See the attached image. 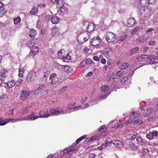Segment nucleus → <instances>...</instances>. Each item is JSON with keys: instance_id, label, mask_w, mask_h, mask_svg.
Returning <instances> with one entry per match:
<instances>
[{"instance_id": "19", "label": "nucleus", "mask_w": 158, "mask_h": 158, "mask_svg": "<svg viewBox=\"0 0 158 158\" xmlns=\"http://www.w3.org/2000/svg\"><path fill=\"white\" fill-rule=\"evenodd\" d=\"M140 28L139 27H136L131 30V35H134L136 33L138 34V32L140 31Z\"/></svg>"}, {"instance_id": "40", "label": "nucleus", "mask_w": 158, "mask_h": 158, "mask_svg": "<svg viewBox=\"0 0 158 158\" xmlns=\"http://www.w3.org/2000/svg\"><path fill=\"white\" fill-rule=\"evenodd\" d=\"M99 139V137L97 135H95L91 137L89 140L88 141H94L97 140Z\"/></svg>"}, {"instance_id": "57", "label": "nucleus", "mask_w": 158, "mask_h": 158, "mask_svg": "<svg viewBox=\"0 0 158 158\" xmlns=\"http://www.w3.org/2000/svg\"><path fill=\"white\" fill-rule=\"evenodd\" d=\"M23 82V80L21 78H19L16 81V83L19 85H21Z\"/></svg>"}, {"instance_id": "1", "label": "nucleus", "mask_w": 158, "mask_h": 158, "mask_svg": "<svg viewBox=\"0 0 158 158\" xmlns=\"http://www.w3.org/2000/svg\"><path fill=\"white\" fill-rule=\"evenodd\" d=\"M105 36L106 41L108 43H111L115 41L116 35L113 33L108 31L106 33Z\"/></svg>"}, {"instance_id": "11", "label": "nucleus", "mask_w": 158, "mask_h": 158, "mask_svg": "<svg viewBox=\"0 0 158 158\" xmlns=\"http://www.w3.org/2000/svg\"><path fill=\"white\" fill-rule=\"evenodd\" d=\"M95 27L94 24L91 23H89L86 28L87 31L89 33L94 31Z\"/></svg>"}, {"instance_id": "49", "label": "nucleus", "mask_w": 158, "mask_h": 158, "mask_svg": "<svg viewBox=\"0 0 158 158\" xmlns=\"http://www.w3.org/2000/svg\"><path fill=\"white\" fill-rule=\"evenodd\" d=\"M127 36V35H123L120 38L119 40V41H120L122 42L125 39H126Z\"/></svg>"}, {"instance_id": "10", "label": "nucleus", "mask_w": 158, "mask_h": 158, "mask_svg": "<svg viewBox=\"0 0 158 158\" xmlns=\"http://www.w3.org/2000/svg\"><path fill=\"white\" fill-rule=\"evenodd\" d=\"M40 117L47 118L49 116L50 113L48 111H41L39 113Z\"/></svg>"}, {"instance_id": "24", "label": "nucleus", "mask_w": 158, "mask_h": 158, "mask_svg": "<svg viewBox=\"0 0 158 158\" xmlns=\"http://www.w3.org/2000/svg\"><path fill=\"white\" fill-rule=\"evenodd\" d=\"M129 76H127L123 78L121 80V83L122 84L127 85L128 83Z\"/></svg>"}, {"instance_id": "48", "label": "nucleus", "mask_w": 158, "mask_h": 158, "mask_svg": "<svg viewBox=\"0 0 158 158\" xmlns=\"http://www.w3.org/2000/svg\"><path fill=\"white\" fill-rule=\"evenodd\" d=\"M157 1V0H148V4L152 5H155Z\"/></svg>"}, {"instance_id": "45", "label": "nucleus", "mask_w": 158, "mask_h": 158, "mask_svg": "<svg viewBox=\"0 0 158 158\" xmlns=\"http://www.w3.org/2000/svg\"><path fill=\"white\" fill-rule=\"evenodd\" d=\"M136 141L137 144L139 145H142V140L141 138L140 137H138L136 138Z\"/></svg>"}, {"instance_id": "20", "label": "nucleus", "mask_w": 158, "mask_h": 158, "mask_svg": "<svg viewBox=\"0 0 158 158\" xmlns=\"http://www.w3.org/2000/svg\"><path fill=\"white\" fill-rule=\"evenodd\" d=\"M31 53L33 56H35L38 53V50L37 46H35L31 50Z\"/></svg>"}, {"instance_id": "38", "label": "nucleus", "mask_w": 158, "mask_h": 158, "mask_svg": "<svg viewBox=\"0 0 158 158\" xmlns=\"http://www.w3.org/2000/svg\"><path fill=\"white\" fill-rule=\"evenodd\" d=\"M123 126V124L120 123H115L114 125V126H113V127L117 128L118 127H122Z\"/></svg>"}, {"instance_id": "16", "label": "nucleus", "mask_w": 158, "mask_h": 158, "mask_svg": "<svg viewBox=\"0 0 158 158\" xmlns=\"http://www.w3.org/2000/svg\"><path fill=\"white\" fill-rule=\"evenodd\" d=\"M62 68H64V71L67 73H72L73 72V69L68 65H62Z\"/></svg>"}, {"instance_id": "39", "label": "nucleus", "mask_w": 158, "mask_h": 158, "mask_svg": "<svg viewBox=\"0 0 158 158\" xmlns=\"http://www.w3.org/2000/svg\"><path fill=\"white\" fill-rule=\"evenodd\" d=\"M129 147L133 150H135L137 148V146L132 143H130L129 144Z\"/></svg>"}, {"instance_id": "41", "label": "nucleus", "mask_w": 158, "mask_h": 158, "mask_svg": "<svg viewBox=\"0 0 158 158\" xmlns=\"http://www.w3.org/2000/svg\"><path fill=\"white\" fill-rule=\"evenodd\" d=\"M14 23L15 24H17L18 23H19L21 21V18L20 17L14 18Z\"/></svg>"}, {"instance_id": "59", "label": "nucleus", "mask_w": 158, "mask_h": 158, "mask_svg": "<svg viewBox=\"0 0 158 158\" xmlns=\"http://www.w3.org/2000/svg\"><path fill=\"white\" fill-rule=\"evenodd\" d=\"M7 11L6 10L3 8H1L0 11V14H4Z\"/></svg>"}, {"instance_id": "52", "label": "nucleus", "mask_w": 158, "mask_h": 158, "mask_svg": "<svg viewBox=\"0 0 158 158\" xmlns=\"http://www.w3.org/2000/svg\"><path fill=\"white\" fill-rule=\"evenodd\" d=\"M58 80L56 78L52 79L51 83L52 85H54L57 83Z\"/></svg>"}, {"instance_id": "42", "label": "nucleus", "mask_w": 158, "mask_h": 158, "mask_svg": "<svg viewBox=\"0 0 158 158\" xmlns=\"http://www.w3.org/2000/svg\"><path fill=\"white\" fill-rule=\"evenodd\" d=\"M6 124V122L5 119H4L3 118H0V126H3Z\"/></svg>"}, {"instance_id": "43", "label": "nucleus", "mask_w": 158, "mask_h": 158, "mask_svg": "<svg viewBox=\"0 0 158 158\" xmlns=\"http://www.w3.org/2000/svg\"><path fill=\"white\" fill-rule=\"evenodd\" d=\"M38 11V8L37 7H33V9L30 11V13L32 14H35Z\"/></svg>"}, {"instance_id": "29", "label": "nucleus", "mask_w": 158, "mask_h": 158, "mask_svg": "<svg viewBox=\"0 0 158 158\" xmlns=\"http://www.w3.org/2000/svg\"><path fill=\"white\" fill-rule=\"evenodd\" d=\"M8 97L5 94H3L0 97V100L1 101L5 102L8 99Z\"/></svg>"}, {"instance_id": "56", "label": "nucleus", "mask_w": 158, "mask_h": 158, "mask_svg": "<svg viewBox=\"0 0 158 158\" xmlns=\"http://www.w3.org/2000/svg\"><path fill=\"white\" fill-rule=\"evenodd\" d=\"M74 150H75L74 148H67L65 149V150L66 151L67 153H68L70 152H72V151Z\"/></svg>"}, {"instance_id": "5", "label": "nucleus", "mask_w": 158, "mask_h": 158, "mask_svg": "<svg viewBox=\"0 0 158 158\" xmlns=\"http://www.w3.org/2000/svg\"><path fill=\"white\" fill-rule=\"evenodd\" d=\"M101 41V39L99 36L94 37L90 41L91 45L93 46H96L98 45Z\"/></svg>"}, {"instance_id": "22", "label": "nucleus", "mask_w": 158, "mask_h": 158, "mask_svg": "<svg viewBox=\"0 0 158 158\" xmlns=\"http://www.w3.org/2000/svg\"><path fill=\"white\" fill-rule=\"evenodd\" d=\"M23 119H13L12 118H8L5 119L6 122V123H8L12 122L14 123L18 121L22 120Z\"/></svg>"}, {"instance_id": "54", "label": "nucleus", "mask_w": 158, "mask_h": 158, "mask_svg": "<svg viewBox=\"0 0 158 158\" xmlns=\"http://www.w3.org/2000/svg\"><path fill=\"white\" fill-rule=\"evenodd\" d=\"M14 109H12L9 110L8 115L11 116H12L14 114Z\"/></svg>"}, {"instance_id": "36", "label": "nucleus", "mask_w": 158, "mask_h": 158, "mask_svg": "<svg viewBox=\"0 0 158 158\" xmlns=\"http://www.w3.org/2000/svg\"><path fill=\"white\" fill-rule=\"evenodd\" d=\"M106 130V127L105 125H102L99 129V131L101 132L105 133Z\"/></svg>"}, {"instance_id": "9", "label": "nucleus", "mask_w": 158, "mask_h": 158, "mask_svg": "<svg viewBox=\"0 0 158 158\" xmlns=\"http://www.w3.org/2000/svg\"><path fill=\"white\" fill-rule=\"evenodd\" d=\"M117 65L121 70L125 69H127L129 66V64L128 63L126 62L120 63V61L118 62Z\"/></svg>"}, {"instance_id": "4", "label": "nucleus", "mask_w": 158, "mask_h": 158, "mask_svg": "<svg viewBox=\"0 0 158 158\" xmlns=\"http://www.w3.org/2000/svg\"><path fill=\"white\" fill-rule=\"evenodd\" d=\"M36 76V72L31 71L27 75V80L28 81H33Z\"/></svg>"}, {"instance_id": "12", "label": "nucleus", "mask_w": 158, "mask_h": 158, "mask_svg": "<svg viewBox=\"0 0 158 158\" xmlns=\"http://www.w3.org/2000/svg\"><path fill=\"white\" fill-rule=\"evenodd\" d=\"M4 82L6 84L7 87L9 88H12L15 85V82L13 80H10L8 81H6V82L4 81Z\"/></svg>"}, {"instance_id": "31", "label": "nucleus", "mask_w": 158, "mask_h": 158, "mask_svg": "<svg viewBox=\"0 0 158 158\" xmlns=\"http://www.w3.org/2000/svg\"><path fill=\"white\" fill-rule=\"evenodd\" d=\"M147 39V38L144 35L140 36L139 38V41L140 42L143 43Z\"/></svg>"}, {"instance_id": "28", "label": "nucleus", "mask_w": 158, "mask_h": 158, "mask_svg": "<svg viewBox=\"0 0 158 158\" xmlns=\"http://www.w3.org/2000/svg\"><path fill=\"white\" fill-rule=\"evenodd\" d=\"M106 54L109 56H111L113 54L112 50L110 47L106 48Z\"/></svg>"}, {"instance_id": "23", "label": "nucleus", "mask_w": 158, "mask_h": 158, "mask_svg": "<svg viewBox=\"0 0 158 158\" xmlns=\"http://www.w3.org/2000/svg\"><path fill=\"white\" fill-rule=\"evenodd\" d=\"M37 31L36 30L34 29H32L29 32V36L31 38L34 37L35 36L36 34Z\"/></svg>"}, {"instance_id": "62", "label": "nucleus", "mask_w": 158, "mask_h": 158, "mask_svg": "<svg viewBox=\"0 0 158 158\" xmlns=\"http://www.w3.org/2000/svg\"><path fill=\"white\" fill-rule=\"evenodd\" d=\"M56 74L55 73H52L51 75L50 76V77H49V79L52 80V79L55 77L56 76Z\"/></svg>"}, {"instance_id": "53", "label": "nucleus", "mask_w": 158, "mask_h": 158, "mask_svg": "<svg viewBox=\"0 0 158 158\" xmlns=\"http://www.w3.org/2000/svg\"><path fill=\"white\" fill-rule=\"evenodd\" d=\"M45 87V85L44 84H41L38 88H37V89L39 90V91H41V90H42L43 89H44Z\"/></svg>"}, {"instance_id": "32", "label": "nucleus", "mask_w": 158, "mask_h": 158, "mask_svg": "<svg viewBox=\"0 0 158 158\" xmlns=\"http://www.w3.org/2000/svg\"><path fill=\"white\" fill-rule=\"evenodd\" d=\"M7 71L6 70H2L0 72V76L2 78H4L6 76V73Z\"/></svg>"}, {"instance_id": "55", "label": "nucleus", "mask_w": 158, "mask_h": 158, "mask_svg": "<svg viewBox=\"0 0 158 158\" xmlns=\"http://www.w3.org/2000/svg\"><path fill=\"white\" fill-rule=\"evenodd\" d=\"M154 28L153 27H150L147 30L146 32L151 33L152 31H154Z\"/></svg>"}, {"instance_id": "18", "label": "nucleus", "mask_w": 158, "mask_h": 158, "mask_svg": "<svg viewBox=\"0 0 158 158\" xmlns=\"http://www.w3.org/2000/svg\"><path fill=\"white\" fill-rule=\"evenodd\" d=\"M64 1L62 0H59L57 3H56V6L57 8H62L64 6Z\"/></svg>"}, {"instance_id": "27", "label": "nucleus", "mask_w": 158, "mask_h": 158, "mask_svg": "<svg viewBox=\"0 0 158 158\" xmlns=\"http://www.w3.org/2000/svg\"><path fill=\"white\" fill-rule=\"evenodd\" d=\"M143 55H142L141 56H136L135 58V60H137L139 61H144L146 60V57H143Z\"/></svg>"}, {"instance_id": "50", "label": "nucleus", "mask_w": 158, "mask_h": 158, "mask_svg": "<svg viewBox=\"0 0 158 158\" xmlns=\"http://www.w3.org/2000/svg\"><path fill=\"white\" fill-rule=\"evenodd\" d=\"M81 108H83V106L81 105H79L78 106H77L76 107H74L73 109V111H76L78 110L79 109Z\"/></svg>"}, {"instance_id": "14", "label": "nucleus", "mask_w": 158, "mask_h": 158, "mask_svg": "<svg viewBox=\"0 0 158 158\" xmlns=\"http://www.w3.org/2000/svg\"><path fill=\"white\" fill-rule=\"evenodd\" d=\"M139 48L135 47L132 48L131 50L130 53L131 55H133L139 53Z\"/></svg>"}, {"instance_id": "33", "label": "nucleus", "mask_w": 158, "mask_h": 158, "mask_svg": "<svg viewBox=\"0 0 158 158\" xmlns=\"http://www.w3.org/2000/svg\"><path fill=\"white\" fill-rule=\"evenodd\" d=\"M132 114L130 116V119L132 121L138 117V114L137 113H135L133 111L132 112Z\"/></svg>"}, {"instance_id": "8", "label": "nucleus", "mask_w": 158, "mask_h": 158, "mask_svg": "<svg viewBox=\"0 0 158 158\" xmlns=\"http://www.w3.org/2000/svg\"><path fill=\"white\" fill-rule=\"evenodd\" d=\"M78 38L79 41L81 40V42L80 41V42L83 43L88 41L89 38V36L88 34H87L86 36H85V34H84L82 36L81 35H79Z\"/></svg>"}, {"instance_id": "26", "label": "nucleus", "mask_w": 158, "mask_h": 158, "mask_svg": "<svg viewBox=\"0 0 158 158\" xmlns=\"http://www.w3.org/2000/svg\"><path fill=\"white\" fill-rule=\"evenodd\" d=\"M109 87L106 85H104L101 87L100 90L103 92H106L109 90Z\"/></svg>"}, {"instance_id": "60", "label": "nucleus", "mask_w": 158, "mask_h": 158, "mask_svg": "<svg viewBox=\"0 0 158 158\" xmlns=\"http://www.w3.org/2000/svg\"><path fill=\"white\" fill-rule=\"evenodd\" d=\"M100 98L101 99H105L106 98V95L104 94H102L100 95Z\"/></svg>"}, {"instance_id": "6", "label": "nucleus", "mask_w": 158, "mask_h": 158, "mask_svg": "<svg viewBox=\"0 0 158 158\" xmlns=\"http://www.w3.org/2000/svg\"><path fill=\"white\" fill-rule=\"evenodd\" d=\"M63 111V110L60 108H52L50 110L51 114L53 115H56L60 114V113Z\"/></svg>"}, {"instance_id": "46", "label": "nucleus", "mask_w": 158, "mask_h": 158, "mask_svg": "<svg viewBox=\"0 0 158 158\" xmlns=\"http://www.w3.org/2000/svg\"><path fill=\"white\" fill-rule=\"evenodd\" d=\"M75 102H74L73 103H70L67 106V108L70 109H73L74 105L75 104Z\"/></svg>"}, {"instance_id": "64", "label": "nucleus", "mask_w": 158, "mask_h": 158, "mask_svg": "<svg viewBox=\"0 0 158 158\" xmlns=\"http://www.w3.org/2000/svg\"><path fill=\"white\" fill-rule=\"evenodd\" d=\"M95 155L94 153H90L89 156V158H94Z\"/></svg>"}, {"instance_id": "44", "label": "nucleus", "mask_w": 158, "mask_h": 158, "mask_svg": "<svg viewBox=\"0 0 158 158\" xmlns=\"http://www.w3.org/2000/svg\"><path fill=\"white\" fill-rule=\"evenodd\" d=\"M114 144L115 145L119 148L121 146V142L119 140H115L114 143Z\"/></svg>"}, {"instance_id": "47", "label": "nucleus", "mask_w": 158, "mask_h": 158, "mask_svg": "<svg viewBox=\"0 0 158 158\" xmlns=\"http://www.w3.org/2000/svg\"><path fill=\"white\" fill-rule=\"evenodd\" d=\"M146 136L148 139H149V140L152 139L153 137L152 132H150L149 134H147Z\"/></svg>"}, {"instance_id": "25", "label": "nucleus", "mask_w": 158, "mask_h": 158, "mask_svg": "<svg viewBox=\"0 0 158 158\" xmlns=\"http://www.w3.org/2000/svg\"><path fill=\"white\" fill-rule=\"evenodd\" d=\"M59 17L56 16H53L52 18L51 21L53 24H56L59 22Z\"/></svg>"}, {"instance_id": "21", "label": "nucleus", "mask_w": 158, "mask_h": 158, "mask_svg": "<svg viewBox=\"0 0 158 158\" xmlns=\"http://www.w3.org/2000/svg\"><path fill=\"white\" fill-rule=\"evenodd\" d=\"M30 109V106H27L22 109L20 110V113L23 114H27Z\"/></svg>"}, {"instance_id": "7", "label": "nucleus", "mask_w": 158, "mask_h": 158, "mask_svg": "<svg viewBox=\"0 0 158 158\" xmlns=\"http://www.w3.org/2000/svg\"><path fill=\"white\" fill-rule=\"evenodd\" d=\"M136 23V20L134 18H130L127 20V26L129 27H133Z\"/></svg>"}, {"instance_id": "63", "label": "nucleus", "mask_w": 158, "mask_h": 158, "mask_svg": "<svg viewBox=\"0 0 158 158\" xmlns=\"http://www.w3.org/2000/svg\"><path fill=\"white\" fill-rule=\"evenodd\" d=\"M85 61L86 62L87 64L89 65L92 64V60L88 59L85 60Z\"/></svg>"}, {"instance_id": "30", "label": "nucleus", "mask_w": 158, "mask_h": 158, "mask_svg": "<svg viewBox=\"0 0 158 158\" xmlns=\"http://www.w3.org/2000/svg\"><path fill=\"white\" fill-rule=\"evenodd\" d=\"M35 44V41L34 40H32L29 41L28 44V47L31 49V47L33 48L34 47Z\"/></svg>"}, {"instance_id": "37", "label": "nucleus", "mask_w": 158, "mask_h": 158, "mask_svg": "<svg viewBox=\"0 0 158 158\" xmlns=\"http://www.w3.org/2000/svg\"><path fill=\"white\" fill-rule=\"evenodd\" d=\"M19 73L18 76L20 77H23V73L24 72V69L23 68H21L19 69Z\"/></svg>"}, {"instance_id": "13", "label": "nucleus", "mask_w": 158, "mask_h": 158, "mask_svg": "<svg viewBox=\"0 0 158 158\" xmlns=\"http://www.w3.org/2000/svg\"><path fill=\"white\" fill-rule=\"evenodd\" d=\"M153 110L154 109L152 108L145 109L143 111V114L146 116L149 115L153 112Z\"/></svg>"}, {"instance_id": "58", "label": "nucleus", "mask_w": 158, "mask_h": 158, "mask_svg": "<svg viewBox=\"0 0 158 158\" xmlns=\"http://www.w3.org/2000/svg\"><path fill=\"white\" fill-rule=\"evenodd\" d=\"M152 133L153 135V136L155 137H157L158 135V131H153L152 132Z\"/></svg>"}, {"instance_id": "61", "label": "nucleus", "mask_w": 158, "mask_h": 158, "mask_svg": "<svg viewBox=\"0 0 158 158\" xmlns=\"http://www.w3.org/2000/svg\"><path fill=\"white\" fill-rule=\"evenodd\" d=\"M134 122L135 124L138 123V124H140L142 123L143 121L141 120L137 119L134 121Z\"/></svg>"}, {"instance_id": "34", "label": "nucleus", "mask_w": 158, "mask_h": 158, "mask_svg": "<svg viewBox=\"0 0 158 158\" xmlns=\"http://www.w3.org/2000/svg\"><path fill=\"white\" fill-rule=\"evenodd\" d=\"M86 135H84L79 138H78L76 141L75 142L76 143H79L80 141H82V140H83L84 139H85L86 137Z\"/></svg>"}, {"instance_id": "17", "label": "nucleus", "mask_w": 158, "mask_h": 158, "mask_svg": "<svg viewBox=\"0 0 158 158\" xmlns=\"http://www.w3.org/2000/svg\"><path fill=\"white\" fill-rule=\"evenodd\" d=\"M39 117L38 115L35 116L34 112H32L31 114L28 116V118L30 120H35Z\"/></svg>"}, {"instance_id": "51", "label": "nucleus", "mask_w": 158, "mask_h": 158, "mask_svg": "<svg viewBox=\"0 0 158 158\" xmlns=\"http://www.w3.org/2000/svg\"><path fill=\"white\" fill-rule=\"evenodd\" d=\"M87 65L85 60H83L80 64V66L82 67H84Z\"/></svg>"}, {"instance_id": "35", "label": "nucleus", "mask_w": 158, "mask_h": 158, "mask_svg": "<svg viewBox=\"0 0 158 158\" xmlns=\"http://www.w3.org/2000/svg\"><path fill=\"white\" fill-rule=\"evenodd\" d=\"M125 74V72L123 70H120L118 71L116 73V75L118 77H121L123 75Z\"/></svg>"}, {"instance_id": "3", "label": "nucleus", "mask_w": 158, "mask_h": 158, "mask_svg": "<svg viewBox=\"0 0 158 158\" xmlns=\"http://www.w3.org/2000/svg\"><path fill=\"white\" fill-rule=\"evenodd\" d=\"M30 93V90L27 88H25L20 93V99L22 101H24L27 99Z\"/></svg>"}, {"instance_id": "2", "label": "nucleus", "mask_w": 158, "mask_h": 158, "mask_svg": "<svg viewBox=\"0 0 158 158\" xmlns=\"http://www.w3.org/2000/svg\"><path fill=\"white\" fill-rule=\"evenodd\" d=\"M147 62L150 64L158 63V57L154 55H151L147 57Z\"/></svg>"}, {"instance_id": "15", "label": "nucleus", "mask_w": 158, "mask_h": 158, "mask_svg": "<svg viewBox=\"0 0 158 158\" xmlns=\"http://www.w3.org/2000/svg\"><path fill=\"white\" fill-rule=\"evenodd\" d=\"M71 59V56H70L69 53L67 54L66 56H63L62 57V60L64 62L68 63L69 60Z\"/></svg>"}]
</instances>
